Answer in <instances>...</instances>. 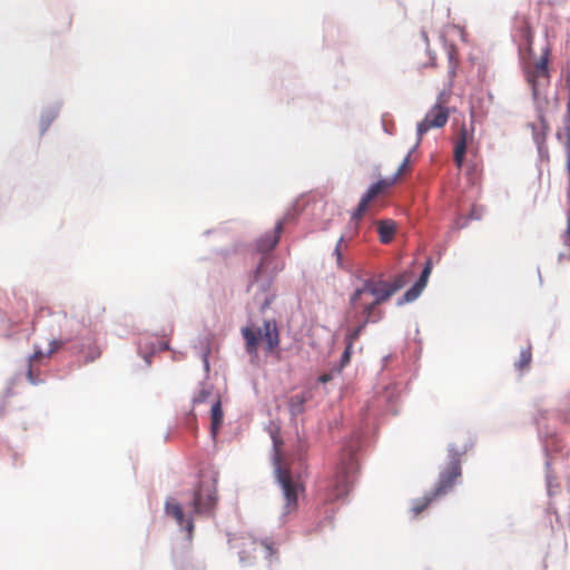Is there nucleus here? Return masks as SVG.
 I'll list each match as a JSON object with an SVG mask.
<instances>
[{
  "label": "nucleus",
  "instance_id": "c756f323",
  "mask_svg": "<svg viewBox=\"0 0 570 570\" xmlns=\"http://www.w3.org/2000/svg\"><path fill=\"white\" fill-rule=\"evenodd\" d=\"M379 286H384L383 279L366 278L364 279L363 285L361 286V289L363 291V293L372 294Z\"/></svg>",
  "mask_w": 570,
  "mask_h": 570
},
{
  "label": "nucleus",
  "instance_id": "20e7f679",
  "mask_svg": "<svg viewBox=\"0 0 570 570\" xmlns=\"http://www.w3.org/2000/svg\"><path fill=\"white\" fill-rule=\"evenodd\" d=\"M466 448L458 450L455 444L450 443L448 445V464L441 469L439 473L438 482L431 491L426 492L422 498L415 499L412 502L411 511L414 514L422 512L435 498L449 493L454 484L455 480L461 476V459L465 454Z\"/></svg>",
  "mask_w": 570,
  "mask_h": 570
},
{
  "label": "nucleus",
  "instance_id": "6ab92c4d",
  "mask_svg": "<svg viewBox=\"0 0 570 570\" xmlns=\"http://www.w3.org/2000/svg\"><path fill=\"white\" fill-rule=\"evenodd\" d=\"M465 154H466V131L463 128L461 131V137L455 144L454 155H453L454 161L459 168L462 167V165H463Z\"/></svg>",
  "mask_w": 570,
  "mask_h": 570
},
{
  "label": "nucleus",
  "instance_id": "dca6fc26",
  "mask_svg": "<svg viewBox=\"0 0 570 570\" xmlns=\"http://www.w3.org/2000/svg\"><path fill=\"white\" fill-rule=\"evenodd\" d=\"M395 183V177H392L390 179L382 178L377 181L373 183L367 190L362 195L366 200L371 202L376 196H379L381 193H383L385 189L391 187Z\"/></svg>",
  "mask_w": 570,
  "mask_h": 570
},
{
  "label": "nucleus",
  "instance_id": "bb28decb",
  "mask_svg": "<svg viewBox=\"0 0 570 570\" xmlns=\"http://www.w3.org/2000/svg\"><path fill=\"white\" fill-rule=\"evenodd\" d=\"M405 285V278L402 275L396 276L392 282L384 281V287L389 289L387 295H394L397 291L403 288Z\"/></svg>",
  "mask_w": 570,
  "mask_h": 570
},
{
  "label": "nucleus",
  "instance_id": "c9c22d12",
  "mask_svg": "<svg viewBox=\"0 0 570 570\" xmlns=\"http://www.w3.org/2000/svg\"><path fill=\"white\" fill-rule=\"evenodd\" d=\"M363 291L361 289V287H357L351 295L350 297V305L352 307H355L357 302L360 301L361 296L363 295Z\"/></svg>",
  "mask_w": 570,
  "mask_h": 570
},
{
  "label": "nucleus",
  "instance_id": "72a5a7b5",
  "mask_svg": "<svg viewBox=\"0 0 570 570\" xmlns=\"http://www.w3.org/2000/svg\"><path fill=\"white\" fill-rule=\"evenodd\" d=\"M21 379H22L21 373H18L13 377L10 379V381L8 382V385L4 390V397H10L16 394V392L13 391V387L19 381H21Z\"/></svg>",
  "mask_w": 570,
  "mask_h": 570
},
{
  "label": "nucleus",
  "instance_id": "5701e85b",
  "mask_svg": "<svg viewBox=\"0 0 570 570\" xmlns=\"http://www.w3.org/2000/svg\"><path fill=\"white\" fill-rule=\"evenodd\" d=\"M368 304H365L362 308V314L364 316L365 323L375 324L383 320L384 313L381 309H377V306L371 307V309H366Z\"/></svg>",
  "mask_w": 570,
  "mask_h": 570
},
{
  "label": "nucleus",
  "instance_id": "2eb2a0df",
  "mask_svg": "<svg viewBox=\"0 0 570 570\" xmlns=\"http://www.w3.org/2000/svg\"><path fill=\"white\" fill-rule=\"evenodd\" d=\"M61 101H56L47 106L40 116V135H45L52 121L58 117L61 109Z\"/></svg>",
  "mask_w": 570,
  "mask_h": 570
},
{
  "label": "nucleus",
  "instance_id": "58836bf2",
  "mask_svg": "<svg viewBox=\"0 0 570 570\" xmlns=\"http://www.w3.org/2000/svg\"><path fill=\"white\" fill-rule=\"evenodd\" d=\"M263 265H264V259H262L259 262V264L256 266V268L253 272V283H258L259 282V277H261V274H262Z\"/></svg>",
  "mask_w": 570,
  "mask_h": 570
},
{
  "label": "nucleus",
  "instance_id": "aec40b11",
  "mask_svg": "<svg viewBox=\"0 0 570 570\" xmlns=\"http://www.w3.org/2000/svg\"><path fill=\"white\" fill-rule=\"evenodd\" d=\"M209 335L206 334L204 336L198 337V344H195L194 347L199 350V355L203 360L204 368L205 371H209V361L208 356L210 353V346H209Z\"/></svg>",
  "mask_w": 570,
  "mask_h": 570
},
{
  "label": "nucleus",
  "instance_id": "f3484780",
  "mask_svg": "<svg viewBox=\"0 0 570 570\" xmlns=\"http://www.w3.org/2000/svg\"><path fill=\"white\" fill-rule=\"evenodd\" d=\"M377 233L380 236V240L383 244H389L392 242L393 236L395 234V224L391 219L380 220L377 225Z\"/></svg>",
  "mask_w": 570,
  "mask_h": 570
},
{
  "label": "nucleus",
  "instance_id": "ea45409f",
  "mask_svg": "<svg viewBox=\"0 0 570 570\" xmlns=\"http://www.w3.org/2000/svg\"><path fill=\"white\" fill-rule=\"evenodd\" d=\"M173 564L176 570H185V562L184 560L179 559L175 553H173Z\"/></svg>",
  "mask_w": 570,
  "mask_h": 570
},
{
  "label": "nucleus",
  "instance_id": "1a4fd4ad",
  "mask_svg": "<svg viewBox=\"0 0 570 570\" xmlns=\"http://www.w3.org/2000/svg\"><path fill=\"white\" fill-rule=\"evenodd\" d=\"M261 549L264 558L272 563L273 557L276 554V549L274 547V541L271 538H265L263 540H252L249 542V548L242 549L238 552V562L242 567H247L253 563L254 557L250 556L252 551H256L257 549Z\"/></svg>",
  "mask_w": 570,
  "mask_h": 570
},
{
  "label": "nucleus",
  "instance_id": "473e14b6",
  "mask_svg": "<svg viewBox=\"0 0 570 570\" xmlns=\"http://www.w3.org/2000/svg\"><path fill=\"white\" fill-rule=\"evenodd\" d=\"M531 351H530V347L528 348H523L521 350L520 352V358L519 361L515 363V366L518 368H522L523 366L528 365L530 362H531Z\"/></svg>",
  "mask_w": 570,
  "mask_h": 570
},
{
  "label": "nucleus",
  "instance_id": "e433bc0d",
  "mask_svg": "<svg viewBox=\"0 0 570 570\" xmlns=\"http://www.w3.org/2000/svg\"><path fill=\"white\" fill-rule=\"evenodd\" d=\"M297 216V212L296 209L293 207L291 209H288L285 215L279 219V220H283V225L288 223V222H292L296 218Z\"/></svg>",
  "mask_w": 570,
  "mask_h": 570
},
{
  "label": "nucleus",
  "instance_id": "39448f33",
  "mask_svg": "<svg viewBox=\"0 0 570 570\" xmlns=\"http://www.w3.org/2000/svg\"><path fill=\"white\" fill-rule=\"evenodd\" d=\"M273 451L272 461L274 465L275 480L281 487L286 501L281 517L285 518L292 510L297 508L301 485L293 479L291 471L282 465V454L275 438H273Z\"/></svg>",
  "mask_w": 570,
  "mask_h": 570
},
{
  "label": "nucleus",
  "instance_id": "4be33fe9",
  "mask_svg": "<svg viewBox=\"0 0 570 570\" xmlns=\"http://www.w3.org/2000/svg\"><path fill=\"white\" fill-rule=\"evenodd\" d=\"M43 355H45L43 352L39 348V350H36L35 353L28 357V368L26 372V376H27L29 383L32 385H38V384L42 383V380L38 375L35 374V372L32 370L31 361L35 358L41 357Z\"/></svg>",
  "mask_w": 570,
  "mask_h": 570
},
{
  "label": "nucleus",
  "instance_id": "7c9ffc66",
  "mask_svg": "<svg viewBox=\"0 0 570 570\" xmlns=\"http://www.w3.org/2000/svg\"><path fill=\"white\" fill-rule=\"evenodd\" d=\"M368 203L370 202L366 200L364 197H361L356 209L353 212V214L351 216V220L355 222L356 225H357V222L362 218L363 214L366 212Z\"/></svg>",
  "mask_w": 570,
  "mask_h": 570
},
{
  "label": "nucleus",
  "instance_id": "c03bdc74",
  "mask_svg": "<svg viewBox=\"0 0 570 570\" xmlns=\"http://www.w3.org/2000/svg\"><path fill=\"white\" fill-rule=\"evenodd\" d=\"M332 520H333V517H327V518H325L324 520H322V521L318 523L317 528L321 530V529L324 527V524H325V523H331V522H332Z\"/></svg>",
  "mask_w": 570,
  "mask_h": 570
},
{
  "label": "nucleus",
  "instance_id": "f257e3e1",
  "mask_svg": "<svg viewBox=\"0 0 570 570\" xmlns=\"http://www.w3.org/2000/svg\"><path fill=\"white\" fill-rule=\"evenodd\" d=\"M33 331L47 334L49 348L46 356L51 355L60 347L67 345L72 354L83 357L85 362H92L100 356V350L91 336H78L76 330L80 327L75 317L65 312H52L41 308L32 321Z\"/></svg>",
  "mask_w": 570,
  "mask_h": 570
},
{
  "label": "nucleus",
  "instance_id": "49530a36",
  "mask_svg": "<svg viewBox=\"0 0 570 570\" xmlns=\"http://www.w3.org/2000/svg\"><path fill=\"white\" fill-rule=\"evenodd\" d=\"M273 298H274V296H267V297H265V301H264V303H263L262 308L264 309L265 307H267V306L272 303Z\"/></svg>",
  "mask_w": 570,
  "mask_h": 570
},
{
  "label": "nucleus",
  "instance_id": "de8ad7c7",
  "mask_svg": "<svg viewBox=\"0 0 570 570\" xmlns=\"http://www.w3.org/2000/svg\"><path fill=\"white\" fill-rule=\"evenodd\" d=\"M567 171L569 175V187H568V198L570 199V169H569V157H567Z\"/></svg>",
  "mask_w": 570,
  "mask_h": 570
},
{
  "label": "nucleus",
  "instance_id": "423d86ee",
  "mask_svg": "<svg viewBox=\"0 0 570 570\" xmlns=\"http://www.w3.org/2000/svg\"><path fill=\"white\" fill-rule=\"evenodd\" d=\"M245 341V351L250 356H257L261 341H264L266 351L271 352L279 344V334L275 320H265L263 327L255 330L253 325H247L240 330Z\"/></svg>",
  "mask_w": 570,
  "mask_h": 570
},
{
  "label": "nucleus",
  "instance_id": "ddd939ff",
  "mask_svg": "<svg viewBox=\"0 0 570 570\" xmlns=\"http://www.w3.org/2000/svg\"><path fill=\"white\" fill-rule=\"evenodd\" d=\"M493 102V95L490 90H478L470 100L471 114H480L485 116Z\"/></svg>",
  "mask_w": 570,
  "mask_h": 570
},
{
  "label": "nucleus",
  "instance_id": "c85d7f7f",
  "mask_svg": "<svg viewBox=\"0 0 570 570\" xmlns=\"http://www.w3.org/2000/svg\"><path fill=\"white\" fill-rule=\"evenodd\" d=\"M210 419L215 424H222L224 419L223 407L219 400H217L210 409Z\"/></svg>",
  "mask_w": 570,
  "mask_h": 570
},
{
  "label": "nucleus",
  "instance_id": "4468645a",
  "mask_svg": "<svg viewBox=\"0 0 570 570\" xmlns=\"http://www.w3.org/2000/svg\"><path fill=\"white\" fill-rule=\"evenodd\" d=\"M548 53L549 49L547 48L544 53L541 56L539 61L535 63V67L533 70L528 71L527 73V80L531 85L533 95H537V85H535V78L539 77H549V68H548Z\"/></svg>",
  "mask_w": 570,
  "mask_h": 570
},
{
  "label": "nucleus",
  "instance_id": "a211bd4d",
  "mask_svg": "<svg viewBox=\"0 0 570 570\" xmlns=\"http://www.w3.org/2000/svg\"><path fill=\"white\" fill-rule=\"evenodd\" d=\"M423 289V286L414 283L401 297L396 299V305L402 306L416 301L421 296Z\"/></svg>",
  "mask_w": 570,
  "mask_h": 570
},
{
  "label": "nucleus",
  "instance_id": "6e6552de",
  "mask_svg": "<svg viewBox=\"0 0 570 570\" xmlns=\"http://www.w3.org/2000/svg\"><path fill=\"white\" fill-rule=\"evenodd\" d=\"M528 127L532 132V140L537 147L538 156L541 161H549V148L547 137L550 132V126L543 114L538 115V121L529 122Z\"/></svg>",
  "mask_w": 570,
  "mask_h": 570
},
{
  "label": "nucleus",
  "instance_id": "b1692460",
  "mask_svg": "<svg viewBox=\"0 0 570 570\" xmlns=\"http://www.w3.org/2000/svg\"><path fill=\"white\" fill-rule=\"evenodd\" d=\"M353 345L351 342H345V348L341 355L340 362L333 366V371H336V374L340 375L343 368L350 363L351 355L353 353Z\"/></svg>",
  "mask_w": 570,
  "mask_h": 570
},
{
  "label": "nucleus",
  "instance_id": "0eeeda50",
  "mask_svg": "<svg viewBox=\"0 0 570 570\" xmlns=\"http://www.w3.org/2000/svg\"><path fill=\"white\" fill-rule=\"evenodd\" d=\"M448 119L449 110L440 104H435L433 108L426 112L425 117L416 126L417 139L415 145L407 151L406 156L400 164L397 171L393 175L395 180L407 168L411 155L420 146L423 135L426 134L431 128H442L448 122Z\"/></svg>",
  "mask_w": 570,
  "mask_h": 570
},
{
  "label": "nucleus",
  "instance_id": "f8f14e48",
  "mask_svg": "<svg viewBox=\"0 0 570 570\" xmlns=\"http://www.w3.org/2000/svg\"><path fill=\"white\" fill-rule=\"evenodd\" d=\"M169 350L167 342L154 341L150 337L140 338L137 343V351L141 358L149 365L151 356L158 352Z\"/></svg>",
  "mask_w": 570,
  "mask_h": 570
},
{
  "label": "nucleus",
  "instance_id": "9d476101",
  "mask_svg": "<svg viewBox=\"0 0 570 570\" xmlns=\"http://www.w3.org/2000/svg\"><path fill=\"white\" fill-rule=\"evenodd\" d=\"M539 438L542 443V450L546 454V487H547V493L549 497L554 494V489H557L559 485L558 483H554V476L551 474L550 466H551V459L549 456V452L553 450L557 446V440L558 435L556 432H547L543 434V431L539 429Z\"/></svg>",
  "mask_w": 570,
  "mask_h": 570
},
{
  "label": "nucleus",
  "instance_id": "603ef678",
  "mask_svg": "<svg viewBox=\"0 0 570 570\" xmlns=\"http://www.w3.org/2000/svg\"><path fill=\"white\" fill-rule=\"evenodd\" d=\"M556 138H557L558 140H561V139H562V134H561L560 131H559V132H557Z\"/></svg>",
  "mask_w": 570,
  "mask_h": 570
},
{
  "label": "nucleus",
  "instance_id": "f03ea898",
  "mask_svg": "<svg viewBox=\"0 0 570 570\" xmlns=\"http://www.w3.org/2000/svg\"><path fill=\"white\" fill-rule=\"evenodd\" d=\"M362 448V433L354 431L342 441L334 473L322 484L326 502L343 501L350 493L358 470L357 453Z\"/></svg>",
  "mask_w": 570,
  "mask_h": 570
},
{
  "label": "nucleus",
  "instance_id": "864d4df0",
  "mask_svg": "<svg viewBox=\"0 0 570 570\" xmlns=\"http://www.w3.org/2000/svg\"><path fill=\"white\" fill-rule=\"evenodd\" d=\"M538 275H539V282H540V284H542V277H541L540 268H538Z\"/></svg>",
  "mask_w": 570,
  "mask_h": 570
},
{
  "label": "nucleus",
  "instance_id": "412c9836",
  "mask_svg": "<svg viewBox=\"0 0 570 570\" xmlns=\"http://www.w3.org/2000/svg\"><path fill=\"white\" fill-rule=\"evenodd\" d=\"M306 397L304 394H295L288 401V410L293 416L299 415L305 410Z\"/></svg>",
  "mask_w": 570,
  "mask_h": 570
},
{
  "label": "nucleus",
  "instance_id": "79ce46f5",
  "mask_svg": "<svg viewBox=\"0 0 570 570\" xmlns=\"http://www.w3.org/2000/svg\"><path fill=\"white\" fill-rule=\"evenodd\" d=\"M220 426H222V424H215L214 421H212L210 434H212L213 439H216V436H217V434L219 432Z\"/></svg>",
  "mask_w": 570,
  "mask_h": 570
},
{
  "label": "nucleus",
  "instance_id": "a878e982",
  "mask_svg": "<svg viewBox=\"0 0 570 570\" xmlns=\"http://www.w3.org/2000/svg\"><path fill=\"white\" fill-rule=\"evenodd\" d=\"M432 267H433L432 258L429 257L425 261L424 266L421 271V274H420L419 278L415 281V283H417L419 285H421L425 288L428 285V282H429V277L432 272Z\"/></svg>",
  "mask_w": 570,
  "mask_h": 570
},
{
  "label": "nucleus",
  "instance_id": "8fccbe9b",
  "mask_svg": "<svg viewBox=\"0 0 570 570\" xmlns=\"http://www.w3.org/2000/svg\"><path fill=\"white\" fill-rule=\"evenodd\" d=\"M564 258H566V254H564V253H560V254L558 255V261H559V262L563 261Z\"/></svg>",
  "mask_w": 570,
  "mask_h": 570
},
{
  "label": "nucleus",
  "instance_id": "393cba45",
  "mask_svg": "<svg viewBox=\"0 0 570 570\" xmlns=\"http://www.w3.org/2000/svg\"><path fill=\"white\" fill-rule=\"evenodd\" d=\"M386 292H389V289L384 286H379L374 293H372L371 295L374 296V299L372 303H368V307L366 309H371V307L373 306H377L380 305L381 303L387 301L391 295H387Z\"/></svg>",
  "mask_w": 570,
  "mask_h": 570
},
{
  "label": "nucleus",
  "instance_id": "37998d69",
  "mask_svg": "<svg viewBox=\"0 0 570 570\" xmlns=\"http://www.w3.org/2000/svg\"><path fill=\"white\" fill-rule=\"evenodd\" d=\"M271 282H272V279H271V278L263 281V282L259 284V288H261V291H262V292H266V291L268 289L269 285H271Z\"/></svg>",
  "mask_w": 570,
  "mask_h": 570
},
{
  "label": "nucleus",
  "instance_id": "2f4dec72",
  "mask_svg": "<svg viewBox=\"0 0 570 570\" xmlns=\"http://www.w3.org/2000/svg\"><path fill=\"white\" fill-rule=\"evenodd\" d=\"M332 255L336 258L337 268L343 269V271H350V267L347 266L345 259L343 258L342 248H338V246H335Z\"/></svg>",
  "mask_w": 570,
  "mask_h": 570
},
{
  "label": "nucleus",
  "instance_id": "cd10ccee",
  "mask_svg": "<svg viewBox=\"0 0 570 570\" xmlns=\"http://www.w3.org/2000/svg\"><path fill=\"white\" fill-rule=\"evenodd\" d=\"M367 324L368 323H365V321L363 320L355 328L350 330L346 333L344 341L354 344V342L360 337V335L362 334Z\"/></svg>",
  "mask_w": 570,
  "mask_h": 570
},
{
  "label": "nucleus",
  "instance_id": "3c124183",
  "mask_svg": "<svg viewBox=\"0 0 570 570\" xmlns=\"http://www.w3.org/2000/svg\"><path fill=\"white\" fill-rule=\"evenodd\" d=\"M390 357H391V355H385V356L382 358L383 363L389 362Z\"/></svg>",
  "mask_w": 570,
  "mask_h": 570
},
{
  "label": "nucleus",
  "instance_id": "09e8293b",
  "mask_svg": "<svg viewBox=\"0 0 570 570\" xmlns=\"http://www.w3.org/2000/svg\"><path fill=\"white\" fill-rule=\"evenodd\" d=\"M344 240H345V236L341 235L335 246H338V248H342V244Z\"/></svg>",
  "mask_w": 570,
  "mask_h": 570
},
{
  "label": "nucleus",
  "instance_id": "4c0bfd02",
  "mask_svg": "<svg viewBox=\"0 0 570 570\" xmlns=\"http://www.w3.org/2000/svg\"><path fill=\"white\" fill-rule=\"evenodd\" d=\"M335 375H337L336 371H333V368H332L328 373H324V374L320 375L318 376V382L323 383V384H326L330 381H332Z\"/></svg>",
  "mask_w": 570,
  "mask_h": 570
},
{
  "label": "nucleus",
  "instance_id": "a19ab883",
  "mask_svg": "<svg viewBox=\"0 0 570 570\" xmlns=\"http://www.w3.org/2000/svg\"><path fill=\"white\" fill-rule=\"evenodd\" d=\"M482 218V214L476 210L475 207H473L468 216V220H480Z\"/></svg>",
  "mask_w": 570,
  "mask_h": 570
},
{
  "label": "nucleus",
  "instance_id": "9b49d317",
  "mask_svg": "<svg viewBox=\"0 0 570 570\" xmlns=\"http://www.w3.org/2000/svg\"><path fill=\"white\" fill-rule=\"evenodd\" d=\"M282 230L283 220H277L273 232H267L256 239V250L262 254H267L273 250L279 242Z\"/></svg>",
  "mask_w": 570,
  "mask_h": 570
},
{
  "label": "nucleus",
  "instance_id": "f704fd0d",
  "mask_svg": "<svg viewBox=\"0 0 570 570\" xmlns=\"http://www.w3.org/2000/svg\"><path fill=\"white\" fill-rule=\"evenodd\" d=\"M209 391H207L206 389H202L197 395L194 396L193 399V402L195 404H199V403H204L207 397L209 396Z\"/></svg>",
  "mask_w": 570,
  "mask_h": 570
},
{
  "label": "nucleus",
  "instance_id": "a18cd8bd",
  "mask_svg": "<svg viewBox=\"0 0 570 570\" xmlns=\"http://www.w3.org/2000/svg\"><path fill=\"white\" fill-rule=\"evenodd\" d=\"M421 38L426 43V47H429V37H428V32L425 30H421Z\"/></svg>",
  "mask_w": 570,
  "mask_h": 570
},
{
  "label": "nucleus",
  "instance_id": "5fc2aeb1",
  "mask_svg": "<svg viewBox=\"0 0 570 570\" xmlns=\"http://www.w3.org/2000/svg\"><path fill=\"white\" fill-rule=\"evenodd\" d=\"M419 333H420L419 327H416L415 334L419 335Z\"/></svg>",
  "mask_w": 570,
  "mask_h": 570
},
{
  "label": "nucleus",
  "instance_id": "7ed1b4c3",
  "mask_svg": "<svg viewBox=\"0 0 570 570\" xmlns=\"http://www.w3.org/2000/svg\"><path fill=\"white\" fill-rule=\"evenodd\" d=\"M217 501V479L214 476L202 479L193 489L190 499L186 503V508L191 510L188 515L185 514L180 503L169 500L165 503V513L175 519L180 530L186 531V541L190 544L195 528L191 514L214 515Z\"/></svg>",
  "mask_w": 570,
  "mask_h": 570
}]
</instances>
